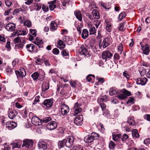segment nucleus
<instances>
[{
  "mask_svg": "<svg viewBox=\"0 0 150 150\" xmlns=\"http://www.w3.org/2000/svg\"><path fill=\"white\" fill-rule=\"evenodd\" d=\"M33 142L31 139H27L23 141V144L22 146L23 147H25L29 149L32 146Z\"/></svg>",
  "mask_w": 150,
  "mask_h": 150,
  "instance_id": "3",
  "label": "nucleus"
},
{
  "mask_svg": "<svg viewBox=\"0 0 150 150\" xmlns=\"http://www.w3.org/2000/svg\"><path fill=\"white\" fill-rule=\"evenodd\" d=\"M112 54L109 50L103 51L102 53V58L105 61L107 59H111L112 56Z\"/></svg>",
  "mask_w": 150,
  "mask_h": 150,
  "instance_id": "2",
  "label": "nucleus"
},
{
  "mask_svg": "<svg viewBox=\"0 0 150 150\" xmlns=\"http://www.w3.org/2000/svg\"><path fill=\"white\" fill-rule=\"evenodd\" d=\"M122 93L124 94V95L128 96H130L131 94L130 91H128L126 89L124 90Z\"/></svg>",
  "mask_w": 150,
  "mask_h": 150,
  "instance_id": "53",
  "label": "nucleus"
},
{
  "mask_svg": "<svg viewBox=\"0 0 150 150\" xmlns=\"http://www.w3.org/2000/svg\"><path fill=\"white\" fill-rule=\"evenodd\" d=\"M53 53L55 54H58L59 53V50L57 48H54L53 50Z\"/></svg>",
  "mask_w": 150,
  "mask_h": 150,
  "instance_id": "62",
  "label": "nucleus"
},
{
  "mask_svg": "<svg viewBox=\"0 0 150 150\" xmlns=\"http://www.w3.org/2000/svg\"><path fill=\"white\" fill-rule=\"evenodd\" d=\"M89 35L88 31L86 29H84L83 30L81 34L82 38L83 39H86Z\"/></svg>",
  "mask_w": 150,
  "mask_h": 150,
  "instance_id": "24",
  "label": "nucleus"
},
{
  "mask_svg": "<svg viewBox=\"0 0 150 150\" xmlns=\"http://www.w3.org/2000/svg\"><path fill=\"white\" fill-rule=\"evenodd\" d=\"M1 149L2 150H9V147L7 145H2L1 146Z\"/></svg>",
  "mask_w": 150,
  "mask_h": 150,
  "instance_id": "61",
  "label": "nucleus"
},
{
  "mask_svg": "<svg viewBox=\"0 0 150 150\" xmlns=\"http://www.w3.org/2000/svg\"><path fill=\"white\" fill-rule=\"evenodd\" d=\"M117 91L116 89L113 88H111L110 89L109 93L110 95H115L117 94Z\"/></svg>",
  "mask_w": 150,
  "mask_h": 150,
  "instance_id": "39",
  "label": "nucleus"
},
{
  "mask_svg": "<svg viewBox=\"0 0 150 150\" xmlns=\"http://www.w3.org/2000/svg\"><path fill=\"white\" fill-rule=\"evenodd\" d=\"M35 47V45L32 44H28L26 46V48L28 51L30 52H32Z\"/></svg>",
  "mask_w": 150,
  "mask_h": 150,
  "instance_id": "32",
  "label": "nucleus"
},
{
  "mask_svg": "<svg viewBox=\"0 0 150 150\" xmlns=\"http://www.w3.org/2000/svg\"><path fill=\"white\" fill-rule=\"evenodd\" d=\"M149 46L147 44H146L144 46L142 47V49L143 53L146 55L148 54L149 52Z\"/></svg>",
  "mask_w": 150,
  "mask_h": 150,
  "instance_id": "20",
  "label": "nucleus"
},
{
  "mask_svg": "<svg viewBox=\"0 0 150 150\" xmlns=\"http://www.w3.org/2000/svg\"><path fill=\"white\" fill-rule=\"evenodd\" d=\"M61 113L63 115H67L69 112V108L68 105L63 103L61 105Z\"/></svg>",
  "mask_w": 150,
  "mask_h": 150,
  "instance_id": "8",
  "label": "nucleus"
},
{
  "mask_svg": "<svg viewBox=\"0 0 150 150\" xmlns=\"http://www.w3.org/2000/svg\"><path fill=\"white\" fill-rule=\"evenodd\" d=\"M148 79L146 78H139L137 79L136 83L138 84L144 85L146 83Z\"/></svg>",
  "mask_w": 150,
  "mask_h": 150,
  "instance_id": "14",
  "label": "nucleus"
},
{
  "mask_svg": "<svg viewBox=\"0 0 150 150\" xmlns=\"http://www.w3.org/2000/svg\"><path fill=\"white\" fill-rule=\"evenodd\" d=\"M81 106V105L79 104L77 102L75 103L74 108V115H76L81 111L82 109L80 107Z\"/></svg>",
  "mask_w": 150,
  "mask_h": 150,
  "instance_id": "7",
  "label": "nucleus"
},
{
  "mask_svg": "<svg viewBox=\"0 0 150 150\" xmlns=\"http://www.w3.org/2000/svg\"><path fill=\"white\" fill-rule=\"evenodd\" d=\"M144 143L146 145H148L150 143V139L149 138L146 139L144 140Z\"/></svg>",
  "mask_w": 150,
  "mask_h": 150,
  "instance_id": "63",
  "label": "nucleus"
},
{
  "mask_svg": "<svg viewBox=\"0 0 150 150\" xmlns=\"http://www.w3.org/2000/svg\"><path fill=\"white\" fill-rule=\"evenodd\" d=\"M74 15L76 18L80 21H82V16L81 12L79 11H76L74 12Z\"/></svg>",
  "mask_w": 150,
  "mask_h": 150,
  "instance_id": "23",
  "label": "nucleus"
},
{
  "mask_svg": "<svg viewBox=\"0 0 150 150\" xmlns=\"http://www.w3.org/2000/svg\"><path fill=\"white\" fill-rule=\"evenodd\" d=\"M123 75L127 79H129L130 78V76L127 71H125L123 72Z\"/></svg>",
  "mask_w": 150,
  "mask_h": 150,
  "instance_id": "55",
  "label": "nucleus"
},
{
  "mask_svg": "<svg viewBox=\"0 0 150 150\" xmlns=\"http://www.w3.org/2000/svg\"><path fill=\"white\" fill-rule=\"evenodd\" d=\"M94 140V136L89 135L84 138V141L86 143H89L92 142Z\"/></svg>",
  "mask_w": 150,
  "mask_h": 150,
  "instance_id": "17",
  "label": "nucleus"
},
{
  "mask_svg": "<svg viewBox=\"0 0 150 150\" xmlns=\"http://www.w3.org/2000/svg\"><path fill=\"white\" fill-rule=\"evenodd\" d=\"M99 104L103 112H104V111H105V110H106V106L105 104L104 103H100Z\"/></svg>",
  "mask_w": 150,
  "mask_h": 150,
  "instance_id": "45",
  "label": "nucleus"
},
{
  "mask_svg": "<svg viewBox=\"0 0 150 150\" xmlns=\"http://www.w3.org/2000/svg\"><path fill=\"white\" fill-rule=\"evenodd\" d=\"M56 0H54L48 3L49 4V7L50 10L53 11L56 7L55 4L56 3Z\"/></svg>",
  "mask_w": 150,
  "mask_h": 150,
  "instance_id": "26",
  "label": "nucleus"
},
{
  "mask_svg": "<svg viewBox=\"0 0 150 150\" xmlns=\"http://www.w3.org/2000/svg\"><path fill=\"white\" fill-rule=\"evenodd\" d=\"M22 10L21 8H18L16 9L13 13L14 15H16L17 13H19L20 12H21Z\"/></svg>",
  "mask_w": 150,
  "mask_h": 150,
  "instance_id": "56",
  "label": "nucleus"
},
{
  "mask_svg": "<svg viewBox=\"0 0 150 150\" xmlns=\"http://www.w3.org/2000/svg\"><path fill=\"white\" fill-rule=\"evenodd\" d=\"M45 72L42 70L41 71L39 74V80L41 81H43L45 78Z\"/></svg>",
  "mask_w": 150,
  "mask_h": 150,
  "instance_id": "33",
  "label": "nucleus"
},
{
  "mask_svg": "<svg viewBox=\"0 0 150 150\" xmlns=\"http://www.w3.org/2000/svg\"><path fill=\"white\" fill-rule=\"evenodd\" d=\"M117 97L120 99L121 100H123L127 98L126 96L124 95L123 93L122 94H119Z\"/></svg>",
  "mask_w": 150,
  "mask_h": 150,
  "instance_id": "48",
  "label": "nucleus"
},
{
  "mask_svg": "<svg viewBox=\"0 0 150 150\" xmlns=\"http://www.w3.org/2000/svg\"><path fill=\"white\" fill-rule=\"evenodd\" d=\"M126 16V14L124 12H122L120 13L118 17V20L121 21L123 18Z\"/></svg>",
  "mask_w": 150,
  "mask_h": 150,
  "instance_id": "43",
  "label": "nucleus"
},
{
  "mask_svg": "<svg viewBox=\"0 0 150 150\" xmlns=\"http://www.w3.org/2000/svg\"><path fill=\"white\" fill-rule=\"evenodd\" d=\"M15 73L18 77L23 78V77H24V75L22 74V75L21 74V72H20V71H15Z\"/></svg>",
  "mask_w": 150,
  "mask_h": 150,
  "instance_id": "52",
  "label": "nucleus"
},
{
  "mask_svg": "<svg viewBox=\"0 0 150 150\" xmlns=\"http://www.w3.org/2000/svg\"><path fill=\"white\" fill-rule=\"evenodd\" d=\"M65 139H63L62 141H60L59 142L58 144V146L59 149H61L63 147L65 146H66Z\"/></svg>",
  "mask_w": 150,
  "mask_h": 150,
  "instance_id": "30",
  "label": "nucleus"
},
{
  "mask_svg": "<svg viewBox=\"0 0 150 150\" xmlns=\"http://www.w3.org/2000/svg\"><path fill=\"white\" fill-rule=\"evenodd\" d=\"M127 122L130 125L134 126L136 124V122L135 121L133 117H129L127 119Z\"/></svg>",
  "mask_w": 150,
  "mask_h": 150,
  "instance_id": "29",
  "label": "nucleus"
},
{
  "mask_svg": "<svg viewBox=\"0 0 150 150\" xmlns=\"http://www.w3.org/2000/svg\"><path fill=\"white\" fill-rule=\"evenodd\" d=\"M109 148L111 149H113L115 148V144L112 141H110L109 142Z\"/></svg>",
  "mask_w": 150,
  "mask_h": 150,
  "instance_id": "47",
  "label": "nucleus"
},
{
  "mask_svg": "<svg viewBox=\"0 0 150 150\" xmlns=\"http://www.w3.org/2000/svg\"><path fill=\"white\" fill-rule=\"evenodd\" d=\"M31 76L34 81H37L38 79L39 80V74L38 72H35L32 74Z\"/></svg>",
  "mask_w": 150,
  "mask_h": 150,
  "instance_id": "35",
  "label": "nucleus"
},
{
  "mask_svg": "<svg viewBox=\"0 0 150 150\" xmlns=\"http://www.w3.org/2000/svg\"><path fill=\"white\" fill-rule=\"evenodd\" d=\"M92 14L95 19H98L100 18L99 14L97 10H93L92 12Z\"/></svg>",
  "mask_w": 150,
  "mask_h": 150,
  "instance_id": "28",
  "label": "nucleus"
},
{
  "mask_svg": "<svg viewBox=\"0 0 150 150\" xmlns=\"http://www.w3.org/2000/svg\"><path fill=\"white\" fill-rule=\"evenodd\" d=\"M52 103L53 101L50 99L45 100L42 103L45 106L48 108L51 107L52 105Z\"/></svg>",
  "mask_w": 150,
  "mask_h": 150,
  "instance_id": "15",
  "label": "nucleus"
},
{
  "mask_svg": "<svg viewBox=\"0 0 150 150\" xmlns=\"http://www.w3.org/2000/svg\"><path fill=\"white\" fill-rule=\"evenodd\" d=\"M35 44L37 45L39 48L42 47L43 46L42 45L43 43L42 40L38 38L36 39V41L34 42Z\"/></svg>",
  "mask_w": 150,
  "mask_h": 150,
  "instance_id": "25",
  "label": "nucleus"
},
{
  "mask_svg": "<svg viewBox=\"0 0 150 150\" xmlns=\"http://www.w3.org/2000/svg\"><path fill=\"white\" fill-rule=\"evenodd\" d=\"M22 142L20 140H15V141L11 143L10 144L12 146V149L14 148H19L22 144Z\"/></svg>",
  "mask_w": 150,
  "mask_h": 150,
  "instance_id": "9",
  "label": "nucleus"
},
{
  "mask_svg": "<svg viewBox=\"0 0 150 150\" xmlns=\"http://www.w3.org/2000/svg\"><path fill=\"white\" fill-rule=\"evenodd\" d=\"M34 6L36 8L35 9L36 11H39L41 8L42 5L41 4L35 3L34 4Z\"/></svg>",
  "mask_w": 150,
  "mask_h": 150,
  "instance_id": "42",
  "label": "nucleus"
},
{
  "mask_svg": "<svg viewBox=\"0 0 150 150\" xmlns=\"http://www.w3.org/2000/svg\"><path fill=\"white\" fill-rule=\"evenodd\" d=\"M110 39L107 37L104 39L102 42V45L103 48H105L110 45Z\"/></svg>",
  "mask_w": 150,
  "mask_h": 150,
  "instance_id": "21",
  "label": "nucleus"
},
{
  "mask_svg": "<svg viewBox=\"0 0 150 150\" xmlns=\"http://www.w3.org/2000/svg\"><path fill=\"white\" fill-rule=\"evenodd\" d=\"M132 134L133 137L138 138L139 137L138 130L136 129H133L132 131Z\"/></svg>",
  "mask_w": 150,
  "mask_h": 150,
  "instance_id": "34",
  "label": "nucleus"
},
{
  "mask_svg": "<svg viewBox=\"0 0 150 150\" xmlns=\"http://www.w3.org/2000/svg\"><path fill=\"white\" fill-rule=\"evenodd\" d=\"M123 47L122 44L121 43L120 44L119 46H118V52H119L120 54H121L123 50Z\"/></svg>",
  "mask_w": 150,
  "mask_h": 150,
  "instance_id": "46",
  "label": "nucleus"
},
{
  "mask_svg": "<svg viewBox=\"0 0 150 150\" xmlns=\"http://www.w3.org/2000/svg\"><path fill=\"white\" fill-rule=\"evenodd\" d=\"M129 138L128 136L126 134H124L121 137L122 140L125 142Z\"/></svg>",
  "mask_w": 150,
  "mask_h": 150,
  "instance_id": "41",
  "label": "nucleus"
},
{
  "mask_svg": "<svg viewBox=\"0 0 150 150\" xmlns=\"http://www.w3.org/2000/svg\"><path fill=\"white\" fill-rule=\"evenodd\" d=\"M50 29L52 31H54L56 30L57 28V24L54 21L51 22L50 24Z\"/></svg>",
  "mask_w": 150,
  "mask_h": 150,
  "instance_id": "22",
  "label": "nucleus"
},
{
  "mask_svg": "<svg viewBox=\"0 0 150 150\" xmlns=\"http://www.w3.org/2000/svg\"><path fill=\"white\" fill-rule=\"evenodd\" d=\"M83 117L82 115H78L74 120V123L76 125L81 126L83 123Z\"/></svg>",
  "mask_w": 150,
  "mask_h": 150,
  "instance_id": "1",
  "label": "nucleus"
},
{
  "mask_svg": "<svg viewBox=\"0 0 150 150\" xmlns=\"http://www.w3.org/2000/svg\"><path fill=\"white\" fill-rule=\"evenodd\" d=\"M24 24L28 27H30L31 25V22L28 20H26L24 23Z\"/></svg>",
  "mask_w": 150,
  "mask_h": 150,
  "instance_id": "50",
  "label": "nucleus"
},
{
  "mask_svg": "<svg viewBox=\"0 0 150 150\" xmlns=\"http://www.w3.org/2000/svg\"><path fill=\"white\" fill-rule=\"evenodd\" d=\"M18 112L15 110L10 111L8 113V116L9 118L13 119L15 117Z\"/></svg>",
  "mask_w": 150,
  "mask_h": 150,
  "instance_id": "27",
  "label": "nucleus"
},
{
  "mask_svg": "<svg viewBox=\"0 0 150 150\" xmlns=\"http://www.w3.org/2000/svg\"><path fill=\"white\" fill-rule=\"evenodd\" d=\"M19 38L20 39V43H21L23 44L25 43V38L24 37H19Z\"/></svg>",
  "mask_w": 150,
  "mask_h": 150,
  "instance_id": "60",
  "label": "nucleus"
},
{
  "mask_svg": "<svg viewBox=\"0 0 150 150\" xmlns=\"http://www.w3.org/2000/svg\"><path fill=\"white\" fill-rule=\"evenodd\" d=\"M57 127V122L54 121L51 122L47 125V128L50 130H52L55 129Z\"/></svg>",
  "mask_w": 150,
  "mask_h": 150,
  "instance_id": "10",
  "label": "nucleus"
},
{
  "mask_svg": "<svg viewBox=\"0 0 150 150\" xmlns=\"http://www.w3.org/2000/svg\"><path fill=\"white\" fill-rule=\"evenodd\" d=\"M49 88V84L46 82H44L42 85V91H44Z\"/></svg>",
  "mask_w": 150,
  "mask_h": 150,
  "instance_id": "31",
  "label": "nucleus"
},
{
  "mask_svg": "<svg viewBox=\"0 0 150 150\" xmlns=\"http://www.w3.org/2000/svg\"><path fill=\"white\" fill-rule=\"evenodd\" d=\"M98 103H102V102H106L107 100V97L106 95L103 96L99 98H98Z\"/></svg>",
  "mask_w": 150,
  "mask_h": 150,
  "instance_id": "36",
  "label": "nucleus"
},
{
  "mask_svg": "<svg viewBox=\"0 0 150 150\" xmlns=\"http://www.w3.org/2000/svg\"><path fill=\"white\" fill-rule=\"evenodd\" d=\"M52 120L51 118L50 117H45L42 120L41 123H47Z\"/></svg>",
  "mask_w": 150,
  "mask_h": 150,
  "instance_id": "40",
  "label": "nucleus"
},
{
  "mask_svg": "<svg viewBox=\"0 0 150 150\" xmlns=\"http://www.w3.org/2000/svg\"><path fill=\"white\" fill-rule=\"evenodd\" d=\"M40 97L39 96H37L35 98L34 102L33 103V105H35L37 103L39 102L40 101L39 98Z\"/></svg>",
  "mask_w": 150,
  "mask_h": 150,
  "instance_id": "51",
  "label": "nucleus"
},
{
  "mask_svg": "<svg viewBox=\"0 0 150 150\" xmlns=\"http://www.w3.org/2000/svg\"><path fill=\"white\" fill-rule=\"evenodd\" d=\"M74 138V137L71 136L68 137L67 139H65L66 146L70 148L73 144Z\"/></svg>",
  "mask_w": 150,
  "mask_h": 150,
  "instance_id": "4",
  "label": "nucleus"
},
{
  "mask_svg": "<svg viewBox=\"0 0 150 150\" xmlns=\"http://www.w3.org/2000/svg\"><path fill=\"white\" fill-rule=\"evenodd\" d=\"M16 25L13 23H8L5 26L6 29L10 32L13 31L15 28Z\"/></svg>",
  "mask_w": 150,
  "mask_h": 150,
  "instance_id": "12",
  "label": "nucleus"
},
{
  "mask_svg": "<svg viewBox=\"0 0 150 150\" xmlns=\"http://www.w3.org/2000/svg\"><path fill=\"white\" fill-rule=\"evenodd\" d=\"M134 99L132 97H130L129 98L128 100L127 101V103L128 104L129 103H131L132 104L134 103Z\"/></svg>",
  "mask_w": 150,
  "mask_h": 150,
  "instance_id": "54",
  "label": "nucleus"
},
{
  "mask_svg": "<svg viewBox=\"0 0 150 150\" xmlns=\"http://www.w3.org/2000/svg\"><path fill=\"white\" fill-rule=\"evenodd\" d=\"M99 127V129H100L101 132L102 133H104L105 129L103 126V125L102 124H100Z\"/></svg>",
  "mask_w": 150,
  "mask_h": 150,
  "instance_id": "58",
  "label": "nucleus"
},
{
  "mask_svg": "<svg viewBox=\"0 0 150 150\" xmlns=\"http://www.w3.org/2000/svg\"><path fill=\"white\" fill-rule=\"evenodd\" d=\"M42 119H40L37 116H33L31 119V122L35 125H42Z\"/></svg>",
  "mask_w": 150,
  "mask_h": 150,
  "instance_id": "6",
  "label": "nucleus"
},
{
  "mask_svg": "<svg viewBox=\"0 0 150 150\" xmlns=\"http://www.w3.org/2000/svg\"><path fill=\"white\" fill-rule=\"evenodd\" d=\"M5 3L7 7H9L12 4L11 2L9 0H5Z\"/></svg>",
  "mask_w": 150,
  "mask_h": 150,
  "instance_id": "57",
  "label": "nucleus"
},
{
  "mask_svg": "<svg viewBox=\"0 0 150 150\" xmlns=\"http://www.w3.org/2000/svg\"><path fill=\"white\" fill-rule=\"evenodd\" d=\"M39 149L45 150L47 149V144L44 141H40L38 144Z\"/></svg>",
  "mask_w": 150,
  "mask_h": 150,
  "instance_id": "13",
  "label": "nucleus"
},
{
  "mask_svg": "<svg viewBox=\"0 0 150 150\" xmlns=\"http://www.w3.org/2000/svg\"><path fill=\"white\" fill-rule=\"evenodd\" d=\"M144 119L146 120L149 121H150V115H145L144 116Z\"/></svg>",
  "mask_w": 150,
  "mask_h": 150,
  "instance_id": "64",
  "label": "nucleus"
},
{
  "mask_svg": "<svg viewBox=\"0 0 150 150\" xmlns=\"http://www.w3.org/2000/svg\"><path fill=\"white\" fill-rule=\"evenodd\" d=\"M78 52L81 55L86 56L88 54V51L86 48L83 45L81 46L78 50Z\"/></svg>",
  "mask_w": 150,
  "mask_h": 150,
  "instance_id": "11",
  "label": "nucleus"
},
{
  "mask_svg": "<svg viewBox=\"0 0 150 150\" xmlns=\"http://www.w3.org/2000/svg\"><path fill=\"white\" fill-rule=\"evenodd\" d=\"M17 126V123L15 122L8 121L6 123V127L9 130H11Z\"/></svg>",
  "mask_w": 150,
  "mask_h": 150,
  "instance_id": "5",
  "label": "nucleus"
},
{
  "mask_svg": "<svg viewBox=\"0 0 150 150\" xmlns=\"http://www.w3.org/2000/svg\"><path fill=\"white\" fill-rule=\"evenodd\" d=\"M119 30L120 31H123L125 30L124 28V24L123 23H121L120 24V26L119 27Z\"/></svg>",
  "mask_w": 150,
  "mask_h": 150,
  "instance_id": "59",
  "label": "nucleus"
},
{
  "mask_svg": "<svg viewBox=\"0 0 150 150\" xmlns=\"http://www.w3.org/2000/svg\"><path fill=\"white\" fill-rule=\"evenodd\" d=\"M91 76H92L94 79L95 78V76L94 75L89 74L86 77V79L88 81L90 82L91 81L92 79Z\"/></svg>",
  "mask_w": 150,
  "mask_h": 150,
  "instance_id": "44",
  "label": "nucleus"
},
{
  "mask_svg": "<svg viewBox=\"0 0 150 150\" xmlns=\"http://www.w3.org/2000/svg\"><path fill=\"white\" fill-rule=\"evenodd\" d=\"M58 46L60 48H64L65 47V44L62 40H59L58 42Z\"/></svg>",
  "mask_w": 150,
  "mask_h": 150,
  "instance_id": "37",
  "label": "nucleus"
},
{
  "mask_svg": "<svg viewBox=\"0 0 150 150\" xmlns=\"http://www.w3.org/2000/svg\"><path fill=\"white\" fill-rule=\"evenodd\" d=\"M88 26L89 28V34L90 35H93L96 33V29L93 24L91 23H88Z\"/></svg>",
  "mask_w": 150,
  "mask_h": 150,
  "instance_id": "16",
  "label": "nucleus"
},
{
  "mask_svg": "<svg viewBox=\"0 0 150 150\" xmlns=\"http://www.w3.org/2000/svg\"><path fill=\"white\" fill-rule=\"evenodd\" d=\"M120 135L119 134L112 135V139L115 141H117L120 139Z\"/></svg>",
  "mask_w": 150,
  "mask_h": 150,
  "instance_id": "38",
  "label": "nucleus"
},
{
  "mask_svg": "<svg viewBox=\"0 0 150 150\" xmlns=\"http://www.w3.org/2000/svg\"><path fill=\"white\" fill-rule=\"evenodd\" d=\"M6 72L8 74L10 75L13 72V69L10 67L9 66L6 69Z\"/></svg>",
  "mask_w": 150,
  "mask_h": 150,
  "instance_id": "49",
  "label": "nucleus"
},
{
  "mask_svg": "<svg viewBox=\"0 0 150 150\" xmlns=\"http://www.w3.org/2000/svg\"><path fill=\"white\" fill-rule=\"evenodd\" d=\"M30 32L31 34L30 35L29 39L30 41H32L34 39V37L36 36L37 31L35 29H30Z\"/></svg>",
  "mask_w": 150,
  "mask_h": 150,
  "instance_id": "19",
  "label": "nucleus"
},
{
  "mask_svg": "<svg viewBox=\"0 0 150 150\" xmlns=\"http://www.w3.org/2000/svg\"><path fill=\"white\" fill-rule=\"evenodd\" d=\"M105 25H106V30L109 32H110L112 29L111 23L110 21L109 20L107 19L105 20Z\"/></svg>",
  "mask_w": 150,
  "mask_h": 150,
  "instance_id": "18",
  "label": "nucleus"
}]
</instances>
